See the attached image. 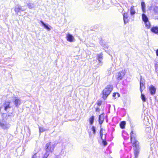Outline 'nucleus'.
<instances>
[{
    "instance_id": "6e6552de",
    "label": "nucleus",
    "mask_w": 158,
    "mask_h": 158,
    "mask_svg": "<svg viewBox=\"0 0 158 158\" xmlns=\"http://www.w3.org/2000/svg\"><path fill=\"white\" fill-rule=\"evenodd\" d=\"M13 101L14 102L15 106L17 107H18L21 104V100L16 97L14 98Z\"/></svg>"
},
{
    "instance_id": "2eb2a0df",
    "label": "nucleus",
    "mask_w": 158,
    "mask_h": 158,
    "mask_svg": "<svg viewBox=\"0 0 158 158\" xmlns=\"http://www.w3.org/2000/svg\"><path fill=\"white\" fill-rule=\"evenodd\" d=\"M151 31L153 33L155 34H158V27L156 26L152 27L151 29Z\"/></svg>"
},
{
    "instance_id": "aec40b11",
    "label": "nucleus",
    "mask_w": 158,
    "mask_h": 158,
    "mask_svg": "<svg viewBox=\"0 0 158 158\" xmlns=\"http://www.w3.org/2000/svg\"><path fill=\"white\" fill-rule=\"evenodd\" d=\"M103 64V61H98V63L97 65L95 66L96 68H98L100 66H101Z\"/></svg>"
},
{
    "instance_id": "393cba45",
    "label": "nucleus",
    "mask_w": 158,
    "mask_h": 158,
    "mask_svg": "<svg viewBox=\"0 0 158 158\" xmlns=\"http://www.w3.org/2000/svg\"><path fill=\"white\" fill-rule=\"evenodd\" d=\"M141 93V98L143 102H145L146 100V98L145 97V96L142 93V92Z\"/></svg>"
},
{
    "instance_id": "412c9836",
    "label": "nucleus",
    "mask_w": 158,
    "mask_h": 158,
    "mask_svg": "<svg viewBox=\"0 0 158 158\" xmlns=\"http://www.w3.org/2000/svg\"><path fill=\"white\" fill-rule=\"evenodd\" d=\"M27 5L28 6L29 8L30 9L34 8L35 7L34 4L33 3L31 2H29L27 4Z\"/></svg>"
},
{
    "instance_id": "39448f33",
    "label": "nucleus",
    "mask_w": 158,
    "mask_h": 158,
    "mask_svg": "<svg viewBox=\"0 0 158 158\" xmlns=\"http://www.w3.org/2000/svg\"><path fill=\"white\" fill-rule=\"evenodd\" d=\"M142 19L144 22L145 26L147 28H149L150 27V24L148 18L147 16L144 14H142Z\"/></svg>"
},
{
    "instance_id": "e433bc0d",
    "label": "nucleus",
    "mask_w": 158,
    "mask_h": 158,
    "mask_svg": "<svg viewBox=\"0 0 158 158\" xmlns=\"http://www.w3.org/2000/svg\"><path fill=\"white\" fill-rule=\"evenodd\" d=\"M116 77L117 78V79L118 80V75H117V76H116Z\"/></svg>"
},
{
    "instance_id": "a19ab883",
    "label": "nucleus",
    "mask_w": 158,
    "mask_h": 158,
    "mask_svg": "<svg viewBox=\"0 0 158 158\" xmlns=\"http://www.w3.org/2000/svg\"><path fill=\"white\" fill-rule=\"evenodd\" d=\"M91 135V133H89V136H90Z\"/></svg>"
},
{
    "instance_id": "f704fd0d",
    "label": "nucleus",
    "mask_w": 158,
    "mask_h": 158,
    "mask_svg": "<svg viewBox=\"0 0 158 158\" xmlns=\"http://www.w3.org/2000/svg\"><path fill=\"white\" fill-rule=\"evenodd\" d=\"M36 154L35 153L33 156L31 158H36Z\"/></svg>"
},
{
    "instance_id": "f8f14e48",
    "label": "nucleus",
    "mask_w": 158,
    "mask_h": 158,
    "mask_svg": "<svg viewBox=\"0 0 158 158\" xmlns=\"http://www.w3.org/2000/svg\"><path fill=\"white\" fill-rule=\"evenodd\" d=\"M156 89L155 87L152 85H151L149 87L150 92L152 94H153L155 93Z\"/></svg>"
},
{
    "instance_id": "9d476101",
    "label": "nucleus",
    "mask_w": 158,
    "mask_h": 158,
    "mask_svg": "<svg viewBox=\"0 0 158 158\" xmlns=\"http://www.w3.org/2000/svg\"><path fill=\"white\" fill-rule=\"evenodd\" d=\"M145 86L144 81L142 79L140 80V89L141 93L145 89Z\"/></svg>"
},
{
    "instance_id": "dca6fc26",
    "label": "nucleus",
    "mask_w": 158,
    "mask_h": 158,
    "mask_svg": "<svg viewBox=\"0 0 158 158\" xmlns=\"http://www.w3.org/2000/svg\"><path fill=\"white\" fill-rule=\"evenodd\" d=\"M126 72L125 69H123L122 71H120L119 73L120 75H119V79H121L125 74Z\"/></svg>"
},
{
    "instance_id": "b1692460",
    "label": "nucleus",
    "mask_w": 158,
    "mask_h": 158,
    "mask_svg": "<svg viewBox=\"0 0 158 158\" xmlns=\"http://www.w3.org/2000/svg\"><path fill=\"white\" fill-rule=\"evenodd\" d=\"M125 124L126 122L125 121L122 122L120 124V127L122 129L124 128L125 127Z\"/></svg>"
},
{
    "instance_id": "cd10ccee",
    "label": "nucleus",
    "mask_w": 158,
    "mask_h": 158,
    "mask_svg": "<svg viewBox=\"0 0 158 158\" xmlns=\"http://www.w3.org/2000/svg\"><path fill=\"white\" fill-rule=\"evenodd\" d=\"M91 130L93 132V134L94 135H95L96 134V129L95 127L94 126H93L91 128Z\"/></svg>"
},
{
    "instance_id": "7c9ffc66",
    "label": "nucleus",
    "mask_w": 158,
    "mask_h": 158,
    "mask_svg": "<svg viewBox=\"0 0 158 158\" xmlns=\"http://www.w3.org/2000/svg\"><path fill=\"white\" fill-rule=\"evenodd\" d=\"M102 101H98L97 102V104L99 106H100L102 104Z\"/></svg>"
},
{
    "instance_id": "f03ea898",
    "label": "nucleus",
    "mask_w": 158,
    "mask_h": 158,
    "mask_svg": "<svg viewBox=\"0 0 158 158\" xmlns=\"http://www.w3.org/2000/svg\"><path fill=\"white\" fill-rule=\"evenodd\" d=\"M113 90V86L112 85H107L106 87L103 90L102 97L104 99L106 98Z\"/></svg>"
},
{
    "instance_id": "ddd939ff",
    "label": "nucleus",
    "mask_w": 158,
    "mask_h": 158,
    "mask_svg": "<svg viewBox=\"0 0 158 158\" xmlns=\"http://www.w3.org/2000/svg\"><path fill=\"white\" fill-rule=\"evenodd\" d=\"M104 120V114L102 113L99 116L98 121L99 123L101 125L103 123Z\"/></svg>"
},
{
    "instance_id": "473e14b6",
    "label": "nucleus",
    "mask_w": 158,
    "mask_h": 158,
    "mask_svg": "<svg viewBox=\"0 0 158 158\" xmlns=\"http://www.w3.org/2000/svg\"><path fill=\"white\" fill-rule=\"evenodd\" d=\"M116 94H118V93H114L113 94V97L114 98L115 97V96H116Z\"/></svg>"
},
{
    "instance_id": "f257e3e1",
    "label": "nucleus",
    "mask_w": 158,
    "mask_h": 158,
    "mask_svg": "<svg viewBox=\"0 0 158 158\" xmlns=\"http://www.w3.org/2000/svg\"><path fill=\"white\" fill-rule=\"evenodd\" d=\"M135 134L133 133V131H131V139L133 146H135V147L134 150L135 151V155L136 156L138 155V154L139 152V143L135 139Z\"/></svg>"
},
{
    "instance_id": "2f4dec72",
    "label": "nucleus",
    "mask_w": 158,
    "mask_h": 158,
    "mask_svg": "<svg viewBox=\"0 0 158 158\" xmlns=\"http://www.w3.org/2000/svg\"><path fill=\"white\" fill-rule=\"evenodd\" d=\"M100 137L101 138V139H102V136H103V131H100Z\"/></svg>"
},
{
    "instance_id": "6ab92c4d",
    "label": "nucleus",
    "mask_w": 158,
    "mask_h": 158,
    "mask_svg": "<svg viewBox=\"0 0 158 158\" xmlns=\"http://www.w3.org/2000/svg\"><path fill=\"white\" fill-rule=\"evenodd\" d=\"M40 22L41 23L42 25L44 27L47 29L49 31H50L51 29L48 27V25L47 24H45L43 21H40Z\"/></svg>"
},
{
    "instance_id": "c9c22d12",
    "label": "nucleus",
    "mask_w": 158,
    "mask_h": 158,
    "mask_svg": "<svg viewBox=\"0 0 158 158\" xmlns=\"http://www.w3.org/2000/svg\"><path fill=\"white\" fill-rule=\"evenodd\" d=\"M156 54L157 56H158V49L156 51Z\"/></svg>"
},
{
    "instance_id": "79ce46f5",
    "label": "nucleus",
    "mask_w": 158,
    "mask_h": 158,
    "mask_svg": "<svg viewBox=\"0 0 158 158\" xmlns=\"http://www.w3.org/2000/svg\"><path fill=\"white\" fill-rule=\"evenodd\" d=\"M112 158V157H110V158Z\"/></svg>"
},
{
    "instance_id": "423d86ee",
    "label": "nucleus",
    "mask_w": 158,
    "mask_h": 158,
    "mask_svg": "<svg viewBox=\"0 0 158 158\" xmlns=\"http://www.w3.org/2000/svg\"><path fill=\"white\" fill-rule=\"evenodd\" d=\"M26 9V8L24 6H21L19 4L16 5L15 8V11L17 14L20 11H23Z\"/></svg>"
},
{
    "instance_id": "1a4fd4ad",
    "label": "nucleus",
    "mask_w": 158,
    "mask_h": 158,
    "mask_svg": "<svg viewBox=\"0 0 158 158\" xmlns=\"http://www.w3.org/2000/svg\"><path fill=\"white\" fill-rule=\"evenodd\" d=\"M103 56L102 52H101L100 53L97 54L96 59L98 61H103Z\"/></svg>"
},
{
    "instance_id": "4be33fe9",
    "label": "nucleus",
    "mask_w": 158,
    "mask_h": 158,
    "mask_svg": "<svg viewBox=\"0 0 158 158\" xmlns=\"http://www.w3.org/2000/svg\"><path fill=\"white\" fill-rule=\"evenodd\" d=\"M135 13V10L134 6H132L131 7L130 9V14L131 15H134Z\"/></svg>"
},
{
    "instance_id": "c85d7f7f",
    "label": "nucleus",
    "mask_w": 158,
    "mask_h": 158,
    "mask_svg": "<svg viewBox=\"0 0 158 158\" xmlns=\"http://www.w3.org/2000/svg\"><path fill=\"white\" fill-rule=\"evenodd\" d=\"M154 11L155 13H158V7L157 6H155L154 8Z\"/></svg>"
},
{
    "instance_id": "ea45409f",
    "label": "nucleus",
    "mask_w": 158,
    "mask_h": 158,
    "mask_svg": "<svg viewBox=\"0 0 158 158\" xmlns=\"http://www.w3.org/2000/svg\"><path fill=\"white\" fill-rule=\"evenodd\" d=\"M157 19V20H158V18H156V19Z\"/></svg>"
},
{
    "instance_id": "a878e982",
    "label": "nucleus",
    "mask_w": 158,
    "mask_h": 158,
    "mask_svg": "<svg viewBox=\"0 0 158 158\" xmlns=\"http://www.w3.org/2000/svg\"><path fill=\"white\" fill-rule=\"evenodd\" d=\"M39 129L40 133H42L47 130L46 129L44 128L43 127H39Z\"/></svg>"
},
{
    "instance_id": "9b49d317",
    "label": "nucleus",
    "mask_w": 158,
    "mask_h": 158,
    "mask_svg": "<svg viewBox=\"0 0 158 158\" xmlns=\"http://www.w3.org/2000/svg\"><path fill=\"white\" fill-rule=\"evenodd\" d=\"M128 14L127 13H124L123 15V20L125 24L127 23L129 21V19L128 18Z\"/></svg>"
},
{
    "instance_id": "58836bf2",
    "label": "nucleus",
    "mask_w": 158,
    "mask_h": 158,
    "mask_svg": "<svg viewBox=\"0 0 158 158\" xmlns=\"http://www.w3.org/2000/svg\"><path fill=\"white\" fill-rule=\"evenodd\" d=\"M4 115V114H2V117H3V115Z\"/></svg>"
},
{
    "instance_id": "7ed1b4c3",
    "label": "nucleus",
    "mask_w": 158,
    "mask_h": 158,
    "mask_svg": "<svg viewBox=\"0 0 158 158\" xmlns=\"http://www.w3.org/2000/svg\"><path fill=\"white\" fill-rule=\"evenodd\" d=\"M55 147V144L52 143L51 142L48 143L45 146V152L50 154L53 151Z\"/></svg>"
},
{
    "instance_id": "0eeeda50",
    "label": "nucleus",
    "mask_w": 158,
    "mask_h": 158,
    "mask_svg": "<svg viewBox=\"0 0 158 158\" xmlns=\"http://www.w3.org/2000/svg\"><path fill=\"white\" fill-rule=\"evenodd\" d=\"M10 102L6 101L2 105V107H4V110L6 111H7L8 109L10 108Z\"/></svg>"
},
{
    "instance_id": "f3484780",
    "label": "nucleus",
    "mask_w": 158,
    "mask_h": 158,
    "mask_svg": "<svg viewBox=\"0 0 158 158\" xmlns=\"http://www.w3.org/2000/svg\"><path fill=\"white\" fill-rule=\"evenodd\" d=\"M100 45L104 47L105 48H107L108 46L107 45L106 43L103 40H102V39L100 41Z\"/></svg>"
},
{
    "instance_id": "4c0bfd02",
    "label": "nucleus",
    "mask_w": 158,
    "mask_h": 158,
    "mask_svg": "<svg viewBox=\"0 0 158 158\" xmlns=\"http://www.w3.org/2000/svg\"><path fill=\"white\" fill-rule=\"evenodd\" d=\"M103 129L102 128H101L100 131H103Z\"/></svg>"
},
{
    "instance_id": "72a5a7b5",
    "label": "nucleus",
    "mask_w": 158,
    "mask_h": 158,
    "mask_svg": "<svg viewBox=\"0 0 158 158\" xmlns=\"http://www.w3.org/2000/svg\"><path fill=\"white\" fill-rule=\"evenodd\" d=\"M96 112H99L100 110V109H99V108L98 107H97L96 109Z\"/></svg>"
},
{
    "instance_id": "20e7f679",
    "label": "nucleus",
    "mask_w": 158,
    "mask_h": 158,
    "mask_svg": "<svg viewBox=\"0 0 158 158\" xmlns=\"http://www.w3.org/2000/svg\"><path fill=\"white\" fill-rule=\"evenodd\" d=\"M10 126V124L6 120L3 118L2 120H0V127L4 130H7Z\"/></svg>"
},
{
    "instance_id": "c756f323",
    "label": "nucleus",
    "mask_w": 158,
    "mask_h": 158,
    "mask_svg": "<svg viewBox=\"0 0 158 158\" xmlns=\"http://www.w3.org/2000/svg\"><path fill=\"white\" fill-rule=\"evenodd\" d=\"M49 155V154L45 152L42 158H47Z\"/></svg>"
},
{
    "instance_id": "4468645a",
    "label": "nucleus",
    "mask_w": 158,
    "mask_h": 158,
    "mask_svg": "<svg viewBox=\"0 0 158 158\" xmlns=\"http://www.w3.org/2000/svg\"><path fill=\"white\" fill-rule=\"evenodd\" d=\"M67 40L69 42H72L74 39L73 37L70 34H68L66 36Z\"/></svg>"
},
{
    "instance_id": "bb28decb",
    "label": "nucleus",
    "mask_w": 158,
    "mask_h": 158,
    "mask_svg": "<svg viewBox=\"0 0 158 158\" xmlns=\"http://www.w3.org/2000/svg\"><path fill=\"white\" fill-rule=\"evenodd\" d=\"M101 139L102 140V143L103 145L104 146H106L107 145V142L105 140V138L104 139H103V138H102V139Z\"/></svg>"
},
{
    "instance_id": "a211bd4d",
    "label": "nucleus",
    "mask_w": 158,
    "mask_h": 158,
    "mask_svg": "<svg viewBox=\"0 0 158 158\" xmlns=\"http://www.w3.org/2000/svg\"><path fill=\"white\" fill-rule=\"evenodd\" d=\"M141 6L142 11L143 13H145L146 12V5L144 2H141Z\"/></svg>"
},
{
    "instance_id": "5701e85b",
    "label": "nucleus",
    "mask_w": 158,
    "mask_h": 158,
    "mask_svg": "<svg viewBox=\"0 0 158 158\" xmlns=\"http://www.w3.org/2000/svg\"><path fill=\"white\" fill-rule=\"evenodd\" d=\"M94 116H92L89 118V122L91 125H92L94 123Z\"/></svg>"
}]
</instances>
